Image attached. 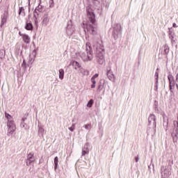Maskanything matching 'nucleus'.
Instances as JSON below:
<instances>
[{"label": "nucleus", "instance_id": "obj_34", "mask_svg": "<svg viewBox=\"0 0 178 178\" xmlns=\"http://www.w3.org/2000/svg\"><path fill=\"white\" fill-rule=\"evenodd\" d=\"M24 10V8L23 7H19V15H22V12Z\"/></svg>", "mask_w": 178, "mask_h": 178}, {"label": "nucleus", "instance_id": "obj_44", "mask_svg": "<svg viewBox=\"0 0 178 178\" xmlns=\"http://www.w3.org/2000/svg\"><path fill=\"white\" fill-rule=\"evenodd\" d=\"M87 31L85 29V33Z\"/></svg>", "mask_w": 178, "mask_h": 178}, {"label": "nucleus", "instance_id": "obj_33", "mask_svg": "<svg viewBox=\"0 0 178 178\" xmlns=\"http://www.w3.org/2000/svg\"><path fill=\"white\" fill-rule=\"evenodd\" d=\"M88 150L82 149V156H84L86 154H88Z\"/></svg>", "mask_w": 178, "mask_h": 178}, {"label": "nucleus", "instance_id": "obj_9", "mask_svg": "<svg viewBox=\"0 0 178 178\" xmlns=\"http://www.w3.org/2000/svg\"><path fill=\"white\" fill-rule=\"evenodd\" d=\"M106 74L110 81H115V74H113V72H112V69H111V67L106 69Z\"/></svg>", "mask_w": 178, "mask_h": 178}, {"label": "nucleus", "instance_id": "obj_45", "mask_svg": "<svg viewBox=\"0 0 178 178\" xmlns=\"http://www.w3.org/2000/svg\"><path fill=\"white\" fill-rule=\"evenodd\" d=\"M52 2H54V0H51Z\"/></svg>", "mask_w": 178, "mask_h": 178}, {"label": "nucleus", "instance_id": "obj_13", "mask_svg": "<svg viewBox=\"0 0 178 178\" xmlns=\"http://www.w3.org/2000/svg\"><path fill=\"white\" fill-rule=\"evenodd\" d=\"M122 31V26H120L119 24H117L116 27L114 28L113 34L114 35H118L119 33Z\"/></svg>", "mask_w": 178, "mask_h": 178}, {"label": "nucleus", "instance_id": "obj_11", "mask_svg": "<svg viewBox=\"0 0 178 178\" xmlns=\"http://www.w3.org/2000/svg\"><path fill=\"white\" fill-rule=\"evenodd\" d=\"M42 12V6L38 5L36 8L35 9V11L33 13V16L35 19H38V16H40V13Z\"/></svg>", "mask_w": 178, "mask_h": 178}, {"label": "nucleus", "instance_id": "obj_7", "mask_svg": "<svg viewBox=\"0 0 178 178\" xmlns=\"http://www.w3.org/2000/svg\"><path fill=\"white\" fill-rule=\"evenodd\" d=\"M149 124L155 129L156 127V117L154 114H150L148 118Z\"/></svg>", "mask_w": 178, "mask_h": 178}, {"label": "nucleus", "instance_id": "obj_40", "mask_svg": "<svg viewBox=\"0 0 178 178\" xmlns=\"http://www.w3.org/2000/svg\"><path fill=\"white\" fill-rule=\"evenodd\" d=\"M174 33L172 31H169V37H170V35H172Z\"/></svg>", "mask_w": 178, "mask_h": 178}, {"label": "nucleus", "instance_id": "obj_18", "mask_svg": "<svg viewBox=\"0 0 178 178\" xmlns=\"http://www.w3.org/2000/svg\"><path fill=\"white\" fill-rule=\"evenodd\" d=\"M58 73V78L60 80H63V77H65V70L63 69H60Z\"/></svg>", "mask_w": 178, "mask_h": 178}, {"label": "nucleus", "instance_id": "obj_38", "mask_svg": "<svg viewBox=\"0 0 178 178\" xmlns=\"http://www.w3.org/2000/svg\"><path fill=\"white\" fill-rule=\"evenodd\" d=\"M21 127H23L24 129L26 127V123L24 122L21 123Z\"/></svg>", "mask_w": 178, "mask_h": 178}, {"label": "nucleus", "instance_id": "obj_16", "mask_svg": "<svg viewBox=\"0 0 178 178\" xmlns=\"http://www.w3.org/2000/svg\"><path fill=\"white\" fill-rule=\"evenodd\" d=\"M163 126L165 127V129H168V124L169 123V118L166 116V115H163Z\"/></svg>", "mask_w": 178, "mask_h": 178}, {"label": "nucleus", "instance_id": "obj_4", "mask_svg": "<svg viewBox=\"0 0 178 178\" xmlns=\"http://www.w3.org/2000/svg\"><path fill=\"white\" fill-rule=\"evenodd\" d=\"M14 131H16L15 121H7V136L10 137V136L13 135Z\"/></svg>", "mask_w": 178, "mask_h": 178}, {"label": "nucleus", "instance_id": "obj_3", "mask_svg": "<svg viewBox=\"0 0 178 178\" xmlns=\"http://www.w3.org/2000/svg\"><path fill=\"white\" fill-rule=\"evenodd\" d=\"M81 56L84 62H90V60H92L94 56H92V50L90 43H86V51L82 53Z\"/></svg>", "mask_w": 178, "mask_h": 178}, {"label": "nucleus", "instance_id": "obj_28", "mask_svg": "<svg viewBox=\"0 0 178 178\" xmlns=\"http://www.w3.org/2000/svg\"><path fill=\"white\" fill-rule=\"evenodd\" d=\"M76 127V124H72L70 127L68 128V130L70 131H74V129Z\"/></svg>", "mask_w": 178, "mask_h": 178}, {"label": "nucleus", "instance_id": "obj_32", "mask_svg": "<svg viewBox=\"0 0 178 178\" xmlns=\"http://www.w3.org/2000/svg\"><path fill=\"white\" fill-rule=\"evenodd\" d=\"M83 127H84V129H86V130H88L90 129V127H91V125L90 124H84Z\"/></svg>", "mask_w": 178, "mask_h": 178}, {"label": "nucleus", "instance_id": "obj_36", "mask_svg": "<svg viewBox=\"0 0 178 178\" xmlns=\"http://www.w3.org/2000/svg\"><path fill=\"white\" fill-rule=\"evenodd\" d=\"M99 76V74H95L94 76H92V79H98Z\"/></svg>", "mask_w": 178, "mask_h": 178}, {"label": "nucleus", "instance_id": "obj_19", "mask_svg": "<svg viewBox=\"0 0 178 178\" xmlns=\"http://www.w3.org/2000/svg\"><path fill=\"white\" fill-rule=\"evenodd\" d=\"M5 118H6L8 122H14L13 117L8 113H5Z\"/></svg>", "mask_w": 178, "mask_h": 178}, {"label": "nucleus", "instance_id": "obj_35", "mask_svg": "<svg viewBox=\"0 0 178 178\" xmlns=\"http://www.w3.org/2000/svg\"><path fill=\"white\" fill-rule=\"evenodd\" d=\"M164 51L165 54H169V47H165Z\"/></svg>", "mask_w": 178, "mask_h": 178}, {"label": "nucleus", "instance_id": "obj_31", "mask_svg": "<svg viewBox=\"0 0 178 178\" xmlns=\"http://www.w3.org/2000/svg\"><path fill=\"white\" fill-rule=\"evenodd\" d=\"M154 76L156 77V83H158V80L159 79V74H158V72H155Z\"/></svg>", "mask_w": 178, "mask_h": 178}, {"label": "nucleus", "instance_id": "obj_29", "mask_svg": "<svg viewBox=\"0 0 178 178\" xmlns=\"http://www.w3.org/2000/svg\"><path fill=\"white\" fill-rule=\"evenodd\" d=\"M175 37H176L175 33H173L172 35H170V36H169V38H170V40H171L172 42H175Z\"/></svg>", "mask_w": 178, "mask_h": 178}, {"label": "nucleus", "instance_id": "obj_25", "mask_svg": "<svg viewBox=\"0 0 178 178\" xmlns=\"http://www.w3.org/2000/svg\"><path fill=\"white\" fill-rule=\"evenodd\" d=\"M92 85H91V88H95V86L97 84V81L94 79V78H91L90 79Z\"/></svg>", "mask_w": 178, "mask_h": 178}, {"label": "nucleus", "instance_id": "obj_10", "mask_svg": "<svg viewBox=\"0 0 178 178\" xmlns=\"http://www.w3.org/2000/svg\"><path fill=\"white\" fill-rule=\"evenodd\" d=\"M49 23V15L48 14H44L42 18L41 24L42 27H47Z\"/></svg>", "mask_w": 178, "mask_h": 178}, {"label": "nucleus", "instance_id": "obj_21", "mask_svg": "<svg viewBox=\"0 0 178 178\" xmlns=\"http://www.w3.org/2000/svg\"><path fill=\"white\" fill-rule=\"evenodd\" d=\"M6 24V16L3 15L1 17V27H3V26H5Z\"/></svg>", "mask_w": 178, "mask_h": 178}, {"label": "nucleus", "instance_id": "obj_5", "mask_svg": "<svg viewBox=\"0 0 178 178\" xmlns=\"http://www.w3.org/2000/svg\"><path fill=\"white\" fill-rule=\"evenodd\" d=\"M161 178H168L170 176V170L168 166H161Z\"/></svg>", "mask_w": 178, "mask_h": 178}, {"label": "nucleus", "instance_id": "obj_1", "mask_svg": "<svg viewBox=\"0 0 178 178\" xmlns=\"http://www.w3.org/2000/svg\"><path fill=\"white\" fill-rule=\"evenodd\" d=\"M86 12L88 13V17L91 24H86V31L89 34L92 35H97L98 33V26L95 24V14L91 7H87Z\"/></svg>", "mask_w": 178, "mask_h": 178}, {"label": "nucleus", "instance_id": "obj_24", "mask_svg": "<svg viewBox=\"0 0 178 178\" xmlns=\"http://www.w3.org/2000/svg\"><path fill=\"white\" fill-rule=\"evenodd\" d=\"M58 156H56L54 158V169H55V170H56V169H58Z\"/></svg>", "mask_w": 178, "mask_h": 178}, {"label": "nucleus", "instance_id": "obj_17", "mask_svg": "<svg viewBox=\"0 0 178 178\" xmlns=\"http://www.w3.org/2000/svg\"><path fill=\"white\" fill-rule=\"evenodd\" d=\"M72 66L75 70H79V69H81V65L77 61H73Z\"/></svg>", "mask_w": 178, "mask_h": 178}, {"label": "nucleus", "instance_id": "obj_6", "mask_svg": "<svg viewBox=\"0 0 178 178\" xmlns=\"http://www.w3.org/2000/svg\"><path fill=\"white\" fill-rule=\"evenodd\" d=\"M37 56V49H33L29 53L28 63L29 65H33L34 63V60H35V58Z\"/></svg>", "mask_w": 178, "mask_h": 178}, {"label": "nucleus", "instance_id": "obj_22", "mask_svg": "<svg viewBox=\"0 0 178 178\" xmlns=\"http://www.w3.org/2000/svg\"><path fill=\"white\" fill-rule=\"evenodd\" d=\"M25 29H26V30H29V31L33 30V24H31L30 22L26 23Z\"/></svg>", "mask_w": 178, "mask_h": 178}, {"label": "nucleus", "instance_id": "obj_37", "mask_svg": "<svg viewBox=\"0 0 178 178\" xmlns=\"http://www.w3.org/2000/svg\"><path fill=\"white\" fill-rule=\"evenodd\" d=\"M22 67H26V60H23V63L22 64Z\"/></svg>", "mask_w": 178, "mask_h": 178}, {"label": "nucleus", "instance_id": "obj_15", "mask_svg": "<svg viewBox=\"0 0 178 178\" xmlns=\"http://www.w3.org/2000/svg\"><path fill=\"white\" fill-rule=\"evenodd\" d=\"M74 31V30H73L72 26L68 25L67 27V29H66V33H67V35L69 37H70L72 35V34H73Z\"/></svg>", "mask_w": 178, "mask_h": 178}, {"label": "nucleus", "instance_id": "obj_2", "mask_svg": "<svg viewBox=\"0 0 178 178\" xmlns=\"http://www.w3.org/2000/svg\"><path fill=\"white\" fill-rule=\"evenodd\" d=\"M96 59L99 65L105 63V49L103 45H99L97 47Z\"/></svg>", "mask_w": 178, "mask_h": 178}, {"label": "nucleus", "instance_id": "obj_30", "mask_svg": "<svg viewBox=\"0 0 178 178\" xmlns=\"http://www.w3.org/2000/svg\"><path fill=\"white\" fill-rule=\"evenodd\" d=\"M83 149V150H85V151H90L89 149H88V143H86L85 145H84V147H83V149Z\"/></svg>", "mask_w": 178, "mask_h": 178}, {"label": "nucleus", "instance_id": "obj_14", "mask_svg": "<svg viewBox=\"0 0 178 178\" xmlns=\"http://www.w3.org/2000/svg\"><path fill=\"white\" fill-rule=\"evenodd\" d=\"M104 87H105V80H100L98 86V91H102L104 90Z\"/></svg>", "mask_w": 178, "mask_h": 178}, {"label": "nucleus", "instance_id": "obj_41", "mask_svg": "<svg viewBox=\"0 0 178 178\" xmlns=\"http://www.w3.org/2000/svg\"><path fill=\"white\" fill-rule=\"evenodd\" d=\"M135 161L136 162H138V161H140V158H138V156L136 157Z\"/></svg>", "mask_w": 178, "mask_h": 178}, {"label": "nucleus", "instance_id": "obj_26", "mask_svg": "<svg viewBox=\"0 0 178 178\" xmlns=\"http://www.w3.org/2000/svg\"><path fill=\"white\" fill-rule=\"evenodd\" d=\"M6 51L5 49H1L0 50V58L1 59H3L5 58Z\"/></svg>", "mask_w": 178, "mask_h": 178}, {"label": "nucleus", "instance_id": "obj_12", "mask_svg": "<svg viewBox=\"0 0 178 178\" xmlns=\"http://www.w3.org/2000/svg\"><path fill=\"white\" fill-rule=\"evenodd\" d=\"M22 40L25 44H30L31 39L27 34L22 35Z\"/></svg>", "mask_w": 178, "mask_h": 178}, {"label": "nucleus", "instance_id": "obj_42", "mask_svg": "<svg viewBox=\"0 0 178 178\" xmlns=\"http://www.w3.org/2000/svg\"><path fill=\"white\" fill-rule=\"evenodd\" d=\"M19 35H20L21 37H23V35H24V34L22 33V32H19Z\"/></svg>", "mask_w": 178, "mask_h": 178}, {"label": "nucleus", "instance_id": "obj_23", "mask_svg": "<svg viewBox=\"0 0 178 178\" xmlns=\"http://www.w3.org/2000/svg\"><path fill=\"white\" fill-rule=\"evenodd\" d=\"M79 73H81V74H83V76H86V74H88V71L84 70L83 68H80Z\"/></svg>", "mask_w": 178, "mask_h": 178}, {"label": "nucleus", "instance_id": "obj_43", "mask_svg": "<svg viewBox=\"0 0 178 178\" xmlns=\"http://www.w3.org/2000/svg\"><path fill=\"white\" fill-rule=\"evenodd\" d=\"M26 120V118H22V122H24Z\"/></svg>", "mask_w": 178, "mask_h": 178}, {"label": "nucleus", "instance_id": "obj_39", "mask_svg": "<svg viewBox=\"0 0 178 178\" xmlns=\"http://www.w3.org/2000/svg\"><path fill=\"white\" fill-rule=\"evenodd\" d=\"M172 26L175 28V29H177V24H176V23H173L172 24Z\"/></svg>", "mask_w": 178, "mask_h": 178}, {"label": "nucleus", "instance_id": "obj_20", "mask_svg": "<svg viewBox=\"0 0 178 178\" xmlns=\"http://www.w3.org/2000/svg\"><path fill=\"white\" fill-rule=\"evenodd\" d=\"M45 131V129L42 127L38 126V134H40L42 137H44V133Z\"/></svg>", "mask_w": 178, "mask_h": 178}, {"label": "nucleus", "instance_id": "obj_27", "mask_svg": "<svg viewBox=\"0 0 178 178\" xmlns=\"http://www.w3.org/2000/svg\"><path fill=\"white\" fill-rule=\"evenodd\" d=\"M92 104H94V100L90 99L87 104L88 108H91V106H92Z\"/></svg>", "mask_w": 178, "mask_h": 178}, {"label": "nucleus", "instance_id": "obj_8", "mask_svg": "<svg viewBox=\"0 0 178 178\" xmlns=\"http://www.w3.org/2000/svg\"><path fill=\"white\" fill-rule=\"evenodd\" d=\"M35 161V157H34V153H29L27 155L26 163L27 166H30L31 163H34Z\"/></svg>", "mask_w": 178, "mask_h": 178}]
</instances>
